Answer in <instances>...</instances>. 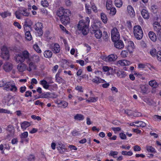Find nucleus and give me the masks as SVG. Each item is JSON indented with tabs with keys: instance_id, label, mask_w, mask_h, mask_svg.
<instances>
[{
	"instance_id": "1",
	"label": "nucleus",
	"mask_w": 161,
	"mask_h": 161,
	"mask_svg": "<svg viewBox=\"0 0 161 161\" xmlns=\"http://www.w3.org/2000/svg\"><path fill=\"white\" fill-rule=\"evenodd\" d=\"M71 15V12L70 10L64 8L63 7H60L57 12V15L59 17L62 23L66 25L69 23V16Z\"/></svg>"
},
{
	"instance_id": "2",
	"label": "nucleus",
	"mask_w": 161,
	"mask_h": 161,
	"mask_svg": "<svg viewBox=\"0 0 161 161\" xmlns=\"http://www.w3.org/2000/svg\"><path fill=\"white\" fill-rule=\"evenodd\" d=\"M86 20H80L78 25V28L81 31L84 35H86L88 32V25L90 23V19L88 17L86 18Z\"/></svg>"
},
{
	"instance_id": "3",
	"label": "nucleus",
	"mask_w": 161,
	"mask_h": 161,
	"mask_svg": "<svg viewBox=\"0 0 161 161\" xmlns=\"http://www.w3.org/2000/svg\"><path fill=\"white\" fill-rule=\"evenodd\" d=\"M31 55L26 50L23 51L20 53L16 54L14 57V59L16 60H30Z\"/></svg>"
},
{
	"instance_id": "4",
	"label": "nucleus",
	"mask_w": 161,
	"mask_h": 161,
	"mask_svg": "<svg viewBox=\"0 0 161 161\" xmlns=\"http://www.w3.org/2000/svg\"><path fill=\"white\" fill-rule=\"evenodd\" d=\"M3 85L4 89L8 91L16 92L17 91V88L13 81L6 82L3 81Z\"/></svg>"
},
{
	"instance_id": "5",
	"label": "nucleus",
	"mask_w": 161,
	"mask_h": 161,
	"mask_svg": "<svg viewBox=\"0 0 161 161\" xmlns=\"http://www.w3.org/2000/svg\"><path fill=\"white\" fill-rule=\"evenodd\" d=\"M133 33L135 37L137 39L140 40L142 38L143 32L142 28L140 25H136L134 26Z\"/></svg>"
},
{
	"instance_id": "6",
	"label": "nucleus",
	"mask_w": 161,
	"mask_h": 161,
	"mask_svg": "<svg viewBox=\"0 0 161 161\" xmlns=\"http://www.w3.org/2000/svg\"><path fill=\"white\" fill-rule=\"evenodd\" d=\"M1 57L4 60H8L9 57V51L5 46H3L1 48Z\"/></svg>"
},
{
	"instance_id": "7",
	"label": "nucleus",
	"mask_w": 161,
	"mask_h": 161,
	"mask_svg": "<svg viewBox=\"0 0 161 161\" xmlns=\"http://www.w3.org/2000/svg\"><path fill=\"white\" fill-rule=\"evenodd\" d=\"M111 37L113 41L118 40L120 37L118 29L115 27L113 28L111 31Z\"/></svg>"
},
{
	"instance_id": "8",
	"label": "nucleus",
	"mask_w": 161,
	"mask_h": 161,
	"mask_svg": "<svg viewBox=\"0 0 161 161\" xmlns=\"http://www.w3.org/2000/svg\"><path fill=\"white\" fill-rule=\"evenodd\" d=\"M153 29L155 31H156L158 35H159V40L161 41V25L160 23L157 22H155L153 23Z\"/></svg>"
},
{
	"instance_id": "9",
	"label": "nucleus",
	"mask_w": 161,
	"mask_h": 161,
	"mask_svg": "<svg viewBox=\"0 0 161 161\" xmlns=\"http://www.w3.org/2000/svg\"><path fill=\"white\" fill-rule=\"evenodd\" d=\"M42 24L40 22L36 23L34 26L36 32L37 33L38 36H41L43 33L42 29Z\"/></svg>"
},
{
	"instance_id": "10",
	"label": "nucleus",
	"mask_w": 161,
	"mask_h": 161,
	"mask_svg": "<svg viewBox=\"0 0 161 161\" xmlns=\"http://www.w3.org/2000/svg\"><path fill=\"white\" fill-rule=\"evenodd\" d=\"M25 31V38L28 41H31L32 38V36L28 28H30V27L26 25H24Z\"/></svg>"
},
{
	"instance_id": "11",
	"label": "nucleus",
	"mask_w": 161,
	"mask_h": 161,
	"mask_svg": "<svg viewBox=\"0 0 161 161\" xmlns=\"http://www.w3.org/2000/svg\"><path fill=\"white\" fill-rule=\"evenodd\" d=\"M102 24L100 21L96 20L92 25V31H93V30H99V28L101 27Z\"/></svg>"
},
{
	"instance_id": "12",
	"label": "nucleus",
	"mask_w": 161,
	"mask_h": 161,
	"mask_svg": "<svg viewBox=\"0 0 161 161\" xmlns=\"http://www.w3.org/2000/svg\"><path fill=\"white\" fill-rule=\"evenodd\" d=\"M13 68V65L10 63L6 62L3 64V68L6 72H9L12 70Z\"/></svg>"
},
{
	"instance_id": "13",
	"label": "nucleus",
	"mask_w": 161,
	"mask_h": 161,
	"mask_svg": "<svg viewBox=\"0 0 161 161\" xmlns=\"http://www.w3.org/2000/svg\"><path fill=\"white\" fill-rule=\"evenodd\" d=\"M50 49L54 53H59L60 50V46L58 43L52 44L51 46Z\"/></svg>"
},
{
	"instance_id": "14",
	"label": "nucleus",
	"mask_w": 161,
	"mask_h": 161,
	"mask_svg": "<svg viewBox=\"0 0 161 161\" xmlns=\"http://www.w3.org/2000/svg\"><path fill=\"white\" fill-rule=\"evenodd\" d=\"M127 47L129 52L131 53L132 52L134 48L133 42L132 41H129L127 43Z\"/></svg>"
},
{
	"instance_id": "15",
	"label": "nucleus",
	"mask_w": 161,
	"mask_h": 161,
	"mask_svg": "<svg viewBox=\"0 0 161 161\" xmlns=\"http://www.w3.org/2000/svg\"><path fill=\"white\" fill-rule=\"evenodd\" d=\"M12 98V96L10 95H8L5 96L3 100V103L4 104H7V105H10L11 103H10V101Z\"/></svg>"
},
{
	"instance_id": "16",
	"label": "nucleus",
	"mask_w": 161,
	"mask_h": 161,
	"mask_svg": "<svg viewBox=\"0 0 161 161\" xmlns=\"http://www.w3.org/2000/svg\"><path fill=\"white\" fill-rule=\"evenodd\" d=\"M7 130L8 131V137L13 136L14 134V127L11 125H9L7 129Z\"/></svg>"
},
{
	"instance_id": "17",
	"label": "nucleus",
	"mask_w": 161,
	"mask_h": 161,
	"mask_svg": "<svg viewBox=\"0 0 161 161\" xmlns=\"http://www.w3.org/2000/svg\"><path fill=\"white\" fill-rule=\"evenodd\" d=\"M128 14L131 17H134L135 16V13L133 7L129 5L127 7Z\"/></svg>"
},
{
	"instance_id": "18",
	"label": "nucleus",
	"mask_w": 161,
	"mask_h": 161,
	"mask_svg": "<svg viewBox=\"0 0 161 161\" xmlns=\"http://www.w3.org/2000/svg\"><path fill=\"white\" fill-rule=\"evenodd\" d=\"M92 33L94 34L95 36L97 39H100L102 36V31L100 30H93Z\"/></svg>"
},
{
	"instance_id": "19",
	"label": "nucleus",
	"mask_w": 161,
	"mask_h": 161,
	"mask_svg": "<svg viewBox=\"0 0 161 161\" xmlns=\"http://www.w3.org/2000/svg\"><path fill=\"white\" fill-rule=\"evenodd\" d=\"M114 42V46L116 48L120 49L124 47V44L122 41L118 40Z\"/></svg>"
},
{
	"instance_id": "20",
	"label": "nucleus",
	"mask_w": 161,
	"mask_h": 161,
	"mask_svg": "<svg viewBox=\"0 0 161 161\" xmlns=\"http://www.w3.org/2000/svg\"><path fill=\"white\" fill-rule=\"evenodd\" d=\"M142 17L145 19H148L150 17L149 13L146 9H143L141 12Z\"/></svg>"
},
{
	"instance_id": "21",
	"label": "nucleus",
	"mask_w": 161,
	"mask_h": 161,
	"mask_svg": "<svg viewBox=\"0 0 161 161\" xmlns=\"http://www.w3.org/2000/svg\"><path fill=\"white\" fill-rule=\"evenodd\" d=\"M26 68V65L22 63L19 64L17 66V69L20 72H23L25 71Z\"/></svg>"
},
{
	"instance_id": "22",
	"label": "nucleus",
	"mask_w": 161,
	"mask_h": 161,
	"mask_svg": "<svg viewBox=\"0 0 161 161\" xmlns=\"http://www.w3.org/2000/svg\"><path fill=\"white\" fill-rule=\"evenodd\" d=\"M27 63L29 64V68L27 69V70L29 71H31L32 69H35L36 68V64L32 62L29 61L27 62Z\"/></svg>"
},
{
	"instance_id": "23",
	"label": "nucleus",
	"mask_w": 161,
	"mask_h": 161,
	"mask_svg": "<svg viewBox=\"0 0 161 161\" xmlns=\"http://www.w3.org/2000/svg\"><path fill=\"white\" fill-rule=\"evenodd\" d=\"M0 15L3 18H5L11 16V13L8 11H6L2 13L0 12Z\"/></svg>"
},
{
	"instance_id": "24",
	"label": "nucleus",
	"mask_w": 161,
	"mask_h": 161,
	"mask_svg": "<svg viewBox=\"0 0 161 161\" xmlns=\"http://www.w3.org/2000/svg\"><path fill=\"white\" fill-rule=\"evenodd\" d=\"M52 95H53V93H50L49 92H46L42 93V94L40 95V96L36 98H47L50 97V96H51Z\"/></svg>"
},
{
	"instance_id": "25",
	"label": "nucleus",
	"mask_w": 161,
	"mask_h": 161,
	"mask_svg": "<svg viewBox=\"0 0 161 161\" xmlns=\"http://www.w3.org/2000/svg\"><path fill=\"white\" fill-rule=\"evenodd\" d=\"M40 84L43 86L44 88L46 89H48L50 86L48 84L47 82L44 80H41L40 81Z\"/></svg>"
},
{
	"instance_id": "26",
	"label": "nucleus",
	"mask_w": 161,
	"mask_h": 161,
	"mask_svg": "<svg viewBox=\"0 0 161 161\" xmlns=\"http://www.w3.org/2000/svg\"><path fill=\"white\" fill-rule=\"evenodd\" d=\"M149 38L153 41L155 42L156 40V37L153 31H150L148 33Z\"/></svg>"
},
{
	"instance_id": "27",
	"label": "nucleus",
	"mask_w": 161,
	"mask_h": 161,
	"mask_svg": "<svg viewBox=\"0 0 161 161\" xmlns=\"http://www.w3.org/2000/svg\"><path fill=\"white\" fill-rule=\"evenodd\" d=\"M59 147H57L58 150L60 153H63L66 151L65 146L62 144H59Z\"/></svg>"
},
{
	"instance_id": "28",
	"label": "nucleus",
	"mask_w": 161,
	"mask_h": 161,
	"mask_svg": "<svg viewBox=\"0 0 161 161\" xmlns=\"http://www.w3.org/2000/svg\"><path fill=\"white\" fill-rule=\"evenodd\" d=\"M52 52L49 50H46L44 53V57L47 58H50L52 56Z\"/></svg>"
},
{
	"instance_id": "29",
	"label": "nucleus",
	"mask_w": 161,
	"mask_h": 161,
	"mask_svg": "<svg viewBox=\"0 0 161 161\" xmlns=\"http://www.w3.org/2000/svg\"><path fill=\"white\" fill-rule=\"evenodd\" d=\"M92 82L98 84L100 83H104V82L105 81L101 79V78L99 77H96L95 78L93 79L92 80Z\"/></svg>"
},
{
	"instance_id": "30",
	"label": "nucleus",
	"mask_w": 161,
	"mask_h": 161,
	"mask_svg": "<svg viewBox=\"0 0 161 161\" xmlns=\"http://www.w3.org/2000/svg\"><path fill=\"white\" fill-rule=\"evenodd\" d=\"M113 4L111 0H107L106 1V7L108 10H109L112 8Z\"/></svg>"
},
{
	"instance_id": "31",
	"label": "nucleus",
	"mask_w": 161,
	"mask_h": 161,
	"mask_svg": "<svg viewBox=\"0 0 161 161\" xmlns=\"http://www.w3.org/2000/svg\"><path fill=\"white\" fill-rule=\"evenodd\" d=\"M74 118L75 120H82L84 119V116L81 114H77L74 116Z\"/></svg>"
},
{
	"instance_id": "32",
	"label": "nucleus",
	"mask_w": 161,
	"mask_h": 161,
	"mask_svg": "<svg viewBox=\"0 0 161 161\" xmlns=\"http://www.w3.org/2000/svg\"><path fill=\"white\" fill-rule=\"evenodd\" d=\"M141 89V92L143 94H145L147 93V86L144 85H142L140 86Z\"/></svg>"
},
{
	"instance_id": "33",
	"label": "nucleus",
	"mask_w": 161,
	"mask_h": 161,
	"mask_svg": "<svg viewBox=\"0 0 161 161\" xmlns=\"http://www.w3.org/2000/svg\"><path fill=\"white\" fill-rule=\"evenodd\" d=\"M101 17L103 22L105 24L106 23L108 19L106 15L104 13H101Z\"/></svg>"
},
{
	"instance_id": "34",
	"label": "nucleus",
	"mask_w": 161,
	"mask_h": 161,
	"mask_svg": "<svg viewBox=\"0 0 161 161\" xmlns=\"http://www.w3.org/2000/svg\"><path fill=\"white\" fill-rule=\"evenodd\" d=\"M30 125V123L27 121H24L21 124V127L22 129H25Z\"/></svg>"
},
{
	"instance_id": "35",
	"label": "nucleus",
	"mask_w": 161,
	"mask_h": 161,
	"mask_svg": "<svg viewBox=\"0 0 161 161\" xmlns=\"http://www.w3.org/2000/svg\"><path fill=\"white\" fill-rule=\"evenodd\" d=\"M146 149L149 152L153 153L156 152L155 149L152 146L147 145L146 147Z\"/></svg>"
},
{
	"instance_id": "36",
	"label": "nucleus",
	"mask_w": 161,
	"mask_h": 161,
	"mask_svg": "<svg viewBox=\"0 0 161 161\" xmlns=\"http://www.w3.org/2000/svg\"><path fill=\"white\" fill-rule=\"evenodd\" d=\"M117 58V56L116 55L111 54L108 56V60H116Z\"/></svg>"
},
{
	"instance_id": "37",
	"label": "nucleus",
	"mask_w": 161,
	"mask_h": 161,
	"mask_svg": "<svg viewBox=\"0 0 161 161\" xmlns=\"http://www.w3.org/2000/svg\"><path fill=\"white\" fill-rule=\"evenodd\" d=\"M59 75L57 73L56 75V81L59 83H63L64 82V80L60 77L59 76Z\"/></svg>"
},
{
	"instance_id": "38",
	"label": "nucleus",
	"mask_w": 161,
	"mask_h": 161,
	"mask_svg": "<svg viewBox=\"0 0 161 161\" xmlns=\"http://www.w3.org/2000/svg\"><path fill=\"white\" fill-rule=\"evenodd\" d=\"M115 4L117 7L120 8L122 6L123 3L121 0H115Z\"/></svg>"
},
{
	"instance_id": "39",
	"label": "nucleus",
	"mask_w": 161,
	"mask_h": 161,
	"mask_svg": "<svg viewBox=\"0 0 161 161\" xmlns=\"http://www.w3.org/2000/svg\"><path fill=\"white\" fill-rule=\"evenodd\" d=\"M14 14L17 18L18 19H21V15L22 14H21L20 9L18 10L17 11H16L14 13Z\"/></svg>"
},
{
	"instance_id": "40",
	"label": "nucleus",
	"mask_w": 161,
	"mask_h": 161,
	"mask_svg": "<svg viewBox=\"0 0 161 161\" xmlns=\"http://www.w3.org/2000/svg\"><path fill=\"white\" fill-rule=\"evenodd\" d=\"M34 49L38 53H41L42 51L37 44H35L33 45Z\"/></svg>"
},
{
	"instance_id": "41",
	"label": "nucleus",
	"mask_w": 161,
	"mask_h": 161,
	"mask_svg": "<svg viewBox=\"0 0 161 161\" xmlns=\"http://www.w3.org/2000/svg\"><path fill=\"white\" fill-rule=\"evenodd\" d=\"M41 3V5L44 7H47L49 6V3L47 0H42Z\"/></svg>"
},
{
	"instance_id": "42",
	"label": "nucleus",
	"mask_w": 161,
	"mask_h": 161,
	"mask_svg": "<svg viewBox=\"0 0 161 161\" xmlns=\"http://www.w3.org/2000/svg\"><path fill=\"white\" fill-rule=\"evenodd\" d=\"M85 8L86 13L88 14H90L91 11L90 5L86 3L85 4Z\"/></svg>"
},
{
	"instance_id": "43",
	"label": "nucleus",
	"mask_w": 161,
	"mask_h": 161,
	"mask_svg": "<svg viewBox=\"0 0 161 161\" xmlns=\"http://www.w3.org/2000/svg\"><path fill=\"white\" fill-rule=\"evenodd\" d=\"M20 12L21 14L24 16H28L29 15V13L27 12V10L26 9L20 10Z\"/></svg>"
},
{
	"instance_id": "44",
	"label": "nucleus",
	"mask_w": 161,
	"mask_h": 161,
	"mask_svg": "<svg viewBox=\"0 0 161 161\" xmlns=\"http://www.w3.org/2000/svg\"><path fill=\"white\" fill-rule=\"evenodd\" d=\"M146 126V123L141 121H139V123L138 124H137L136 126L137 127H145Z\"/></svg>"
},
{
	"instance_id": "45",
	"label": "nucleus",
	"mask_w": 161,
	"mask_h": 161,
	"mask_svg": "<svg viewBox=\"0 0 161 161\" xmlns=\"http://www.w3.org/2000/svg\"><path fill=\"white\" fill-rule=\"evenodd\" d=\"M109 37V35L106 31H104L103 32V38L104 41H106L108 40Z\"/></svg>"
},
{
	"instance_id": "46",
	"label": "nucleus",
	"mask_w": 161,
	"mask_h": 161,
	"mask_svg": "<svg viewBox=\"0 0 161 161\" xmlns=\"http://www.w3.org/2000/svg\"><path fill=\"white\" fill-rule=\"evenodd\" d=\"M110 10V14L112 15H114L116 13V10L115 8L112 7L109 9Z\"/></svg>"
},
{
	"instance_id": "47",
	"label": "nucleus",
	"mask_w": 161,
	"mask_h": 161,
	"mask_svg": "<svg viewBox=\"0 0 161 161\" xmlns=\"http://www.w3.org/2000/svg\"><path fill=\"white\" fill-rule=\"evenodd\" d=\"M28 133L26 131L22 133L20 136V138L21 139L25 138L28 137Z\"/></svg>"
},
{
	"instance_id": "48",
	"label": "nucleus",
	"mask_w": 161,
	"mask_h": 161,
	"mask_svg": "<svg viewBox=\"0 0 161 161\" xmlns=\"http://www.w3.org/2000/svg\"><path fill=\"white\" fill-rule=\"evenodd\" d=\"M149 84L151 86L153 87H156V81L154 80L150 81L149 82Z\"/></svg>"
},
{
	"instance_id": "49",
	"label": "nucleus",
	"mask_w": 161,
	"mask_h": 161,
	"mask_svg": "<svg viewBox=\"0 0 161 161\" xmlns=\"http://www.w3.org/2000/svg\"><path fill=\"white\" fill-rule=\"evenodd\" d=\"M13 25L16 27H17L19 29H21L22 28L21 25L17 22H14Z\"/></svg>"
},
{
	"instance_id": "50",
	"label": "nucleus",
	"mask_w": 161,
	"mask_h": 161,
	"mask_svg": "<svg viewBox=\"0 0 161 161\" xmlns=\"http://www.w3.org/2000/svg\"><path fill=\"white\" fill-rule=\"evenodd\" d=\"M28 159L29 161H34L35 160V157L33 155H30L28 157Z\"/></svg>"
},
{
	"instance_id": "51",
	"label": "nucleus",
	"mask_w": 161,
	"mask_h": 161,
	"mask_svg": "<svg viewBox=\"0 0 161 161\" xmlns=\"http://www.w3.org/2000/svg\"><path fill=\"white\" fill-rule=\"evenodd\" d=\"M133 149L135 151H140L141 150V148L139 146L136 145L134 147Z\"/></svg>"
},
{
	"instance_id": "52",
	"label": "nucleus",
	"mask_w": 161,
	"mask_h": 161,
	"mask_svg": "<svg viewBox=\"0 0 161 161\" xmlns=\"http://www.w3.org/2000/svg\"><path fill=\"white\" fill-rule=\"evenodd\" d=\"M0 113L9 114L10 113V111L7 109L3 108H0Z\"/></svg>"
},
{
	"instance_id": "53",
	"label": "nucleus",
	"mask_w": 161,
	"mask_h": 161,
	"mask_svg": "<svg viewBox=\"0 0 161 161\" xmlns=\"http://www.w3.org/2000/svg\"><path fill=\"white\" fill-rule=\"evenodd\" d=\"M127 55V52L125 50L122 51L121 53V56L123 58L126 57Z\"/></svg>"
},
{
	"instance_id": "54",
	"label": "nucleus",
	"mask_w": 161,
	"mask_h": 161,
	"mask_svg": "<svg viewBox=\"0 0 161 161\" xmlns=\"http://www.w3.org/2000/svg\"><path fill=\"white\" fill-rule=\"evenodd\" d=\"M58 104L62 105L64 108H65L68 105L67 103L64 101L60 102L59 103H58Z\"/></svg>"
},
{
	"instance_id": "55",
	"label": "nucleus",
	"mask_w": 161,
	"mask_h": 161,
	"mask_svg": "<svg viewBox=\"0 0 161 161\" xmlns=\"http://www.w3.org/2000/svg\"><path fill=\"white\" fill-rule=\"evenodd\" d=\"M118 153L116 151H111L109 154V155L112 156H114V155H117Z\"/></svg>"
},
{
	"instance_id": "56",
	"label": "nucleus",
	"mask_w": 161,
	"mask_h": 161,
	"mask_svg": "<svg viewBox=\"0 0 161 161\" xmlns=\"http://www.w3.org/2000/svg\"><path fill=\"white\" fill-rule=\"evenodd\" d=\"M120 138L122 139H126V135L123 133H121L119 134Z\"/></svg>"
},
{
	"instance_id": "57",
	"label": "nucleus",
	"mask_w": 161,
	"mask_h": 161,
	"mask_svg": "<svg viewBox=\"0 0 161 161\" xmlns=\"http://www.w3.org/2000/svg\"><path fill=\"white\" fill-rule=\"evenodd\" d=\"M157 56L158 60H161V51H159L158 52Z\"/></svg>"
},
{
	"instance_id": "58",
	"label": "nucleus",
	"mask_w": 161,
	"mask_h": 161,
	"mask_svg": "<svg viewBox=\"0 0 161 161\" xmlns=\"http://www.w3.org/2000/svg\"><path fill=\"white\" fill-rule=\"evenodd\" d=\"M124 61H117V65L119 64L121 66H126L128 64V63L125 64V63L123 62Z\"/></svg>"
},
{
	"instance_id": "59",
	"label": "nucleus",
	"mask_w": 161,
	"mask_h": 161,
	"mask_svg": "<svg viewBox=\"0 0 161 161\" xmlns=\"http://www.w3.org/2000/svg\"><path fill=\"white\" fill-rule=\"evenodd\" d=\"M32 92H31L29 91H27L25 92V96L26 97H28L29 96L31 97Z\"/></svg>"
},
{
	"instance_id": "60",
	"label": "nucleus",
	"mask_w": 161,
	"mask_h": 161,
	"mask_svg": "<svg viewBox=\"0 0 161 161\" xmlns=\"http://www.w3.org/2000/svg\"><path fill=\"white\" fill-rule=\"evenodd\" d=\"M30 58H31V59L37 60L39 59V57L36 54H34L32 57L31 56Z\"/></svg>"
},
{
	"instance_id": "61",
	"label": "nucleus",
	"mask_w": 161,
	"mask_h": 161,
	"mask_svg": "<svg viewBox=\"0 0 161 161\" xmlns=\"http://www.w3.org/2000/svg\"><path fill=\"white\" fill-rule=\"evenodd\" d=\"M89 99H90L91 100V101L92 102H95L96 101L98 100V98L97 97H90Z\"/></svg>"
},
{
	"instance_id": "62",
	"label": "nucleus",
	"mask_w": 161,
	"mask_h": 161,
	"mask_svg": "<svg viewBox=\"0 0 161 161\" xmlns=\"http://www.w3.org/2000/svg\"><path fill=\"white\" fill-rule=\"evenodd\" d=\"M26 87L25 86H21L20 88V92L23 93L26 90Z\"/></svg>"
},
{
	"instance_id": "63",
	"label": "nucleus",
	"mask_w": 161,
	"mask_h": 161,
	"mask_svg": "<svg viewBox=\"0 0 161 161\" xmlns=\"http://www.w3.org/2000/svg\"><path fill=\"white\" fill-rule=\"evenodd\" d=\"M156 53V51L155 49H153L150 51V54L152 56L155 55Z\"/></svg>"
},
{
	"instance_id": "64",
	"label": "nucleus",
	"mask_w": 161,
	"mask_h": 161,
	"mask_svg": "<svg viewBox=\"0 0 161 161\" xmlns=\"http://www.w3.org/2000/svg\"><path fill=\"white\" fill-rule=\"evenodd\" d=\"M120 77L121 78H124L126 75V74L125 72L123 71H121V72L120 73Z\"/></svg>"
}]
</instances>
